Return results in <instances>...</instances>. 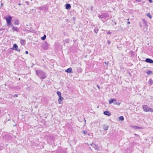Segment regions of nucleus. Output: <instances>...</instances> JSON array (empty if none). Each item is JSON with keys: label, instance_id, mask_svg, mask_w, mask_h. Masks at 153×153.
<instances>
[{"label": "nucleus", "instance_id": "obj_1", "mask_svg": "<svg viewBox=\"0 0 153 153\" xmlns=\"http://www.w3.org/2000/svg\"><path fill=\"white\" fill-rule=\"evenodd\" d=\"M36 74L41 79H44L46 78V74L44 71L40 70L36 71Z\"/></svg>", "mask_w": 153, "mask_h": 153}, {"label": "nucleus", "instance_id": "obj_2", "mask_svg": "<svg viewBox=\"0 0 153 153\" xmlns=\"http://www.w3.org/2000/svg\"><path fill=\"white\" fill-rule=\"evenodd\" d=\"M5 19L7 24V26L12 25L11 20L12 17L10 16H8V18H6Z\"/></svg>", "mask_w": 153, "mask_h": 153}, {"label": "nucleus", "instance_id": "obj_3", "mask_svg": "<svg viewBox=\"0 0 153 153\" xmlns=\"http://www.w3.org/2000/svg\"><path fill=\"white\" fill-rule=\"evenodd\" d=\"M143 110L146 112H152V108L149 107L147 105H144L143 106Z\"/></svg>", "mask_w": 153, "mask_h": 153}, {"label": "nucleus", "instance_id": "obj_4", "mask_svg": "<svg viewBox=\"0 0 153 153\" xmlns=\"http://www.w3.org/2000/svg\"><path fill=\"white\" fill-rule=\"evenodd\" d=\"M143 26L141 24H140V26L142 29L144 30V28L147 27L148 26L147 25L146 22L144 19H143Z\"/></svg>", "mask_w": 153, "mask_h": 153}, {"label": "nucleus", "instance_id": "obj_5", "mask_svg": "<svg viewBox=\"0 0 153 153\" xmlns=\"http://www.w3.org/2000/svg\"><path fill=\"white\" fill-rule=\"evenodd\" d=\"M48 44L46 42H45L43 43L42 45V48L43 49L45 50H46L48 48Z\"/></svg>", "mask_w": 153, "mask_h": 153}, {"label": "nucleus", "instance_id": "obj_6", "mask_svg": "<svg viewBox=\"0 0 153 153\" xmlns=\"http://www.w3.org/2000/svg\"><path fill=\"white\" fill-rule=\"evenodd\" d=\"M12 49L13 50H16L17 51H19L20 49L18 48V45L16 44H14Z\"/></svg>", "mask_w": 153, "mask_h": 153}, {"label": "nucleus", "instance_id": "obj_7", "mask_svg": "<svg viewBox=\"0 0 153 153\" xmlns=\"http://www.w3.org/2000/svg\"><path fill=\"white\" fill-rule=\"evenodd\" d=\"M109 15L108 13H106L102 14V19H104L109 17Z\"/></svg>", "mask_w": 153, "mask_h": 153}, {"label": "nucleus", "instance_id": "obj_8", "mask_svg": "<svg viewBox=\"0 0 153 153\" xmlns=\"http://www.w3.org/2000/svg\"><path fill=\"white\" fill-rule=\"evenodd\" d=\"M90 145L92 146V147L93 148H94L95 149H96V150H99V148L95 144L93 143H92V144H90Z\"/></svg>", "mask_w": 153, "mask_h": 153}, {"label": "nucleus", "instance_id": "obj_9", "mask_svg": "<svg viewBox=\"0 0 153 153\" xmlns=\"http://www.w3.org/2000/svg\"><path fill=\"white\" fill-rule=\"evenodd\" d=\"M145 61L147 63H153V60L149 58H146Z\"/></svg>", "mask_w": 153, "mask_h": 153}, {"label": "nucleus", "instance_id": "obj_10", "mask_svg": "<svg viewBox=\"0 0 153 153\" xmlns=\"http://www.w3.org/2000/svg\"><path fill=\"white\" fill-rule=\"evenodd\" d=\"M13 30H15V31L16 32H18L19 31V28L16 27H15L13 25H11V26Z\"/></svg>", "mask_w": 153, "mask_h": 153}, {"label": "nucleus", "instance_id": "obj_11", "mask_svg": "<svg viewBox=\"0 0 153 153\" xmlns=\"http://www.w3.org/2000/svg\"><path fill=\"white\" fill-rule=\"evenodd\" d=\"M64 100V98L62 96L59 97V98L58 99V101L59 102V103L60 104H61L62 103V100Z\"/></svg>", "mask_w": 153, "mask_h": 153}, {"label": "nucleus", "instance_id": "obj_12", "mask_svg": "<svg viewBox=\"0 0 153 153\" xmlns=\"http://www.w3.org/2000/svg\"><path fill=\"white\" fill-rule=\"evenodd\" d=\"M103 114L104 115H107L108 116H110L111 115V113L107 111H105L104 112Z\"/></svg>", "mask_w": 153, "mask_h": 153}, {"label": "nucleus", "instance_id": "obj_13", "mask_svg": "<svg viewBox=\"0 0 153 153\" xmlns=\"http://www.w3.org/2000/svg\"><path fill=\"white\" fill-rule=\"evenodd\" d=\"M116 101V100L115 99L111 98L109 100L108 102L109 104H111L112 103Z\"/></svg>", "mask_w": 153, "mask_h": 153}, {"label": "nucleus", "instance_id": "obj_14", "mask_svg": "<svg viewBox=\"0 0 153 153\" xmlns=\"http://www.w3.org/2000/svg\"><path fill=\"white\" fill-rule=\"evenodd\" d=\"M104 130H107L109 126L107 124H104L102 126Z\"/></svg>", "mask_w": 153, "mask_h": 153}, {"label": "nucleus", "instance_id": "obj_15", "mask_svg": "<svg viewBox=\"0 0 153 153\" xmlns=\"http://www.w3.org/2000/svg\"><path fill=\"white\" fill-rule=\"evenodd\" d=\"M65 72L67 73H72V68H69L68 69H67V70H66L65 71Z\"/></svg>", "mask_w": 153, "mask_h": 153}, {"label": "nucleus", "instance_id": "obj_16", "mask_svg": "<svg viewBox=\"0 0 153 153\" xmlns=\"http://www.w3.org/2000/svg\"><path fill=\"white\" fill-rule=\"evenodd\" d=\"M65 8L67 10L70 9L71 8V5L69 4H65Z\"/></svg>", "mask_w": 153, "mask_h": 153}, {"label": "nucleus", "instance_id": "obj_17", "mask_svg": "<svg viewBox=\"0 0 153 153\" xmlns=\"http://www.w3.org/2000/svg\"><path fill=\"white\" fill-rule=\"evenodd\" d=\"M98 17L99 18L101 19L102 21L103 22H105L106 21V20L102 19V14L101 15H99Z\"/></svg>", "mask_w": 153, "mask_h": 153}, {"label": "nucleus", "instance_id": "obj_18", "mask_svg": "<svg viewBox=\"0 0 153 153\" xmlns=\"http://www.w3.org/2000/svg\"><path fill=\"white\" fill-rule=\"evenodd\" d=\"M20 43L22 45H24L25 44V41L24 39H21L20 40Z\"/></svg>", "mask_w": 153, "mask_h": 153}, {"label": "nucleus", "instance_id": "obj_19", "mask_svg": "<svg viewBox=\"0 0 153 153\" xmlns=\"http://www.w3.org/2000/svg\"><path fill=\"white\" fill-rule=\"evenodd\" d=\"M148 83L151 85H152L153 84V81L151 79H150L149 81L148 82Z\"/></svg>", "mask_w": 153, "mask_h": 153}, {"label": "nucleus", "instance_id": "obj_20", "mask_svg": "<svg viewBox=\"0 0 153 153\" xmlns=\"http://www.w3.org/2000/svg\"><path fill=\"white\" fill-rule=\"evenodd\" d=\"M146 73L148 75H152L153 74V72L151 71H148L146 72Z\"/></svg>", "mask_w": 153, "mask_h": 153}, {"label": "nucleus", "instance_id": "obj_21", "mask_svg": "<svg viewBox=\"0 0 153 153\" xmlns=\"http://www.w3.org/2000/svg\"><path fill=\"white\" fill-rule=\"evenodd\" d=\"M98 28H95L94 30V32L95 33H97L98 31Z\"/></svg>", "mask_w": 153, "mask_h": 153}, {"label": "nucleus", "instance_id": "obj_22", "mask_svg": "<svg viewBox=\"0 0 153 153\" xmlns=\"http://www.w3.org/2000/svg\"><path fill=\"white\" fill-rule=\"evenodd\" d=\"M14 24L18 25L19 24V22L18 20H16L14 22Z\"/></svg>", "mask_w": 153, "mask_h": 153}, {"label": "nucleus", "instance_id": "obj_23", "mask_svg": "<svg viewBox=\"0 0 153 153\" xmlns=\"http://www.w3.org/2000/svg\"><path fill=\"white\" fill-rule=\"evenodd\" d=\"M56 93L59 97L61 96V93L60 92L58 91L56 92Z\"/></svg>", "mask_w": 153, "mask_h": 153}, {"label": "nucleus", "instance_id": "obj_24", "mask_svg": "<svg viewBox=\"0 0 153 153\" xmlns=\"http://www.w3.org/2000/svg\"><path fill=\"white\" fill-rule=\"evenodd\" d=\"M120 104V102H117L116 101H114V105H119Z\"/></svg>", "mask_w": 153, "mask_h": 153}, {"label": "nucleus", "instance_id": "obj_25", "mask_svg": "<svg viewBox=\"0 0 153 153\" xmlns=\"http://www.w3.org/2000/svg\"><path fill=\"white\" fill-rule=\"evenodd\" d=\"M46 35H44L43 37H41V39L43 40H44L46 39Z\"/></svg>", "mask_w": 153, "mask_h": 153}, {"label": "nucleus", "instance_id": "obj_26", "mask_svg": "<svg viewBox=\"0 0 153 153\" xmlns=\"http://www.w3.org/2000/svg\"><path fill=\"white\" fill-rule=\"evenodd\" d=\"M77 71H78V73H80L82 71V68H79L77 69Z\"/></svg>", "mask_w": 153, "mask_h": 153}, {"label": "nucleus", "instance_id": "obj_27", "mask_svg": "<svg viewBox=\"0 0 153 153\" xmlns=\"http://www.w3.org/2000/svg\"><path fill=\"white\" fill-rule=\"evenodd\" d=\"M119 118L120 120H121L122 121L124 119V117L123 116H121L120 117H119Z\"/></svg>", "mask_w": 153, "mask_h": 153}, {"label": "nucleus", "instance_id": "obj_28", "mask_svg": "<svg viewBox=\"0 0 153 153\" xmlns=\"http://www.w3.org/2000/svg\"><path fill=\"white\" fill-rule=\"evenodd\" d=\"M135 129H142L143 128V127L138 126H135Z\"/></svg>", "mask_w": 153, "mask_h": 153}, {"label": "nucleus", "instance_id": "obj_29", "mask_svg": "<svg viewBox=\"0 0 153 153\" xmlns=\"http://www.w3.org/2000/svg\"><path fill=\"white\" fill-rule=\"evenodd\" d=\"M147 16L151 19L152 18V16L149 13H148L147 14Z\"/></svg>", "mask_w": 153, "mask_h": 153}, {"label": "nucleus", "instance_id": "obj_30", "mask_svg": "<svg viewBox=\"0 0 153 153\" xmlns=\"http://www.w3.org/2000/svg\"><path fill=\"white\" fill-rule=\"evenodd\" d=\"M112 22H111V23L112 24V25H113V23L114 24V25H116L117 24V22L114 21L113 20H112Z\"/></svg>", "mask_w": 153, "mask_h": 153}, {"label": "nucleus", "instance_id": "obj_31", "mask_svg": "<svg viewBox=\"0 0 153 153\" xmlns=\"http://www.w3.org/2000/svg\"><path fill=\"white\" fill-rule=\"evenodd\" d=\"M82 132L85 134H86L88 133L87 131H82Z\"/></svg>", "mask_w": 153, "mask_h": 153}, {"label": "nucleus", "instance_id": "obj_32", "mask_svg": "<svg viewBox=\"0 0 153 153\" xmlns=\"http://www.w3.org/2000/svg\"><path fill=\"white\" fill-rule=\"evenodd\" d=\"M104 63L105 65H108V64L109 62H108V61L107 62H105Z\"/></svg>", "mask_w": 153, "mask_h": 153}, {"label": "nucleus", "instance_id": "obj_33", "mask_svg": "<svg viewBox=\"0 0 153 153\" xmlns=\"http://www.w3.org/2000/svg\"><path fill=\"white\" fill-rule=\"evenodd\" d=\"M25 3L27 5H29V2L28 1H26Z\"/></svg>", "mask_w": 153, "mask_h": 153}, {"label": "nucleus", "instance_id": "obj_34", "mask_svg": "<svg viewBox=\"0 0 153 153\" xmlns=\"http://www.w3.org/2000/svg\"><path fill=\"white\" fill-rule=\"evenodd\" d=\"M13 97H18V95L16 94L13 96Z\"/></svg>", "mask_w": 153, "mask_h": 153}, {"label": "nucleus", "instance_id": "obj_35", "mask_svg": "<svg viewBox=\"0 0 153 153\" xmlns=\"http://www.w3.org/2000/svg\"><path fill=\"white\" fill-rule=\"evenodd\" d=\"M107 43L108 44V45H109L111 43V41H110L109 40H107Z\"/></svg>", "mask_w": 153, "mask_h": 153}, {"label": "nucleus", "instance_id": "obj_36", "mask_svg": "<svg viewBox=\"0 0 153 153\" xmlns=\"http://www.w3.org/2000/svg\"><path fill=\"white\" fill-rule=\"evenodd\" d=\"M3 6H4L3 4L2 3H1V6H0L1 7H2Z\"/></svg>", "mask_w": 153, "mask_h": 153}, {"label": "nucleus", "instance_id": "obj_37", "mask_svg": "<svg viewBox=\"0 0 153 153\" xmlns=\"http://www.w3.org/2000/svg\"><path fill=\"white\" fill-rule=\"evenodd\" d=\"M148 1L150 3H152L153 2L152 0H148Z\"/></svg>", "mask_w": 153, "mask_h": 153}, {"label": "nucleus", "instance_id": "obj_38", "mask_svg": "<svg viewBox=\"0 0 153 153\" xmlns=\"http://www.w3.org/2000/svg\"><path fill=\"white\" fill-rule=\"evenodd\" d=\"M93 6H91V7L90 9L91 11H93Z\"/></svg>", "mask_w": 153, "mask_h": 153}, {"label": "nucleus", "instance_id": "obj_39", "mask_svg": "<svg viewBox=\"0 0 153 153\" xmlns=\"http://www.w3.org/2000/svg\"><path fill=\"white\" fill-rule=\"evenodd\" d=\"M107 33L108 34H110L111 33L110 31H108Z\"/></svg>", "mask_w": 153, "mask_h": 153}, {"label": "nucleus", "instance_id": "obj_40", "mask_svg": "<svg viewBox=\"0 0 153 153\" xmlns=\"http://www.w3.org/2000/svg\"><path fill=\"white\" fill-rule=\"evenodd\" d=\"M97 87L99 89H100V86H99V85H97Z\"/></svg>", "mask_w": 153, "mask_h": 153}, {"label": "nucleus", "instance_id": "obj_41", "mask_svg": "<svg viewBox=\"0 0 153 153\" xmlns=\"http://www.w3.org/2000/svg\"><path fill=\"white\" fill-rule=\"evenodd\" d=\"M137 1L138 2H140L141 1V0H135Z\"/></svg>", "mask_w": 153, "mask_h": 153}, {"label": "nucleus", "instance_id": "obj_42", "mask_svg": "<svg viewBox=\"0 0 153 153\" xmlns=\"http://www.w3.org/2000/svg\"><path fill=\"white\" fill-rule=\"evenodd\" d=\"M25 53L26 54H28V52L27 51H25Z\"/></svg>", "mask_w": 153, "mask_h": 153}, {"label": "nucleus", "instance_id": "obj_43", "mask_svg": "<svg viewBox=\"0 0 153 153\" xmlns=\"http://www.w3.org/2000/svg\"><path fill=\"white\" fill-rule=\"evenodd\" d=\"M39 9L41 10H42V7H39Z\"/></svg>", "mask_w": 153, "mask_h": 153}, {"label": "nucleus", "instance_id": "obj_44", "mask_svg": "<svg viewBox=\"0 0 153 153\" xmlns=\"http://www.w3.org/2000/svg\"><path fill=\"white\" fill-rule=\"evenodd\" d=\"M130 22H128L127 23L128 25L129 24H130Z\"/></svg>", "mask_w": 153, "mask_h": 153}, {"label": "nucleus", "instance_id": "obj_45", "mask_svg": "<svg viewBox=\"0 0 153 153\" xmlns=\"http://www.w3.org/2000/svg\"><path fill=\"white\" fill-rule=\"evenodd\" d=\"M18 5H19V6H20L21 5V4L20 3H19L18 4Z\"/></svg>", "mask_w": 153, "mask_h": 153}, {"label": "nucleus", "instance_id": "obj_46", "mask_svg": "<svg viewBox=\"0 0 153 153\" xmlns=\"http://www.w3.org/2000/svg\"><path fill=\"white\" fill-rule=\"evenodd\" d=\"M84 119V121L85 122V123H86V120L85 119Z\"/></svg>", "mask_w": 153, "mask_h": 153}, {"label": "nucleus", "instance_id": "obj_47", "mask_svg": "<svg viewBox=\"0 0 153 153\" xmlns=\"http://www.w3.org/2000/svg\"><path fill=\"white\" fill-rule=\"evenodd\" d=\"M152 112H153V110L152 109Z\"/></svg>", "mask_w": 153, "mask_h": 153}]
</instances>
